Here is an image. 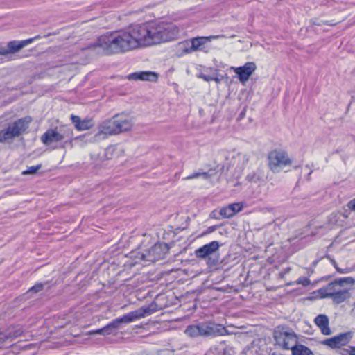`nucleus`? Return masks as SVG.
Instances as JSON below:
<instances>
[{"instance_id": "obj_1", "label": "nucleus", "mask_w": 355, "mask_h": 355, "mask_svg": "<svg viewBox=\"0 0 355 355\" xmlns=\"http://www.w3.org/2000/svg\"><path fill=\"white\" fill-rule=\"evenodd\" d=\"M178 28L168 24H144L101 35L87 47L97 53L117 54L137 48L158 44L173 40Z\"/></svg>"}, {"instance_id": "obj_13", "label": "nucleus", "mask_w": 355, "mask_h": 355, "mask_svg": "<svg viewBox=\"0 0 355 355\" xmlns=\"http://www.w3.org/2000/svg\"><path fill=\"white\" fill-rule=\"evenodd\" d=\"M256 69V64L252 62H247L242 67H232V69L238 75L239 79L242 83L248 80Z\"/></svg>"}, {"instance_id": "obj_32", "label": "nucleus", "mask_w": 355, "mask_h": 355, "mask_svg": "<svg viewBox=\"0 0 355 355\" xmlns=\"http://www.w3.org/2000/svg\"><path fill=\"white\" fill-rule=\"evenodd\" d=\"M331 262H332V263L334 264V267H335L336 270L338 272H340V273H341V274H346V273H347V272H348V270H347V269H341V268H338V267L336 265V262H335V261H333V260H332V261H331Z\"/></svg>"}, {"instance_id": "obj_18", "label": "nucleus", "mask_w": 355, "mask_h": 355, "mask_svg": "<svg viewBox=\"0 0 355 355\" xmlns=\"http://www.w3.org/2000/svg\"><path fill=\"white\" fill-rule=\"evenodd\" d=\"M34 39L31 38L22 41H10L8 43V49L10 54L19 51L25 46L31 44Z\"/></svg>"}, {"instance_id": "obj_14", "label": "nucleus", "mask_w": 355, "mask_h": 355, "mask_svg": "<svg viewBox=\"0 0 355 355\" xmlns=\"http://www.w3.org/2000/svg\"><path fill=\"white\" fill-rule=\"evenodd\" d=\"M219 248V243L214 241L197 249L195 251V255L198 259H204L217 252Z\"/></svg>"}, {"instance_id": "obj_42", "label": "nucleus", "mask_w": 355, "mask_h": 355, "mask_svg": "<svg viewBox=\"0 0 355 355\" xmlns=\"http://www.w3.org/2000/svg\"><path fill=\"white\" fill-rule=\"evenodd\" d=\"M214 230H215V227H214V226L210 227H209V229H208V232H213V231H214Z\"/></svg>"}, {"instance_id": "obj_31", "label": "nucleus", "mask_w": 355, "mask_h": 355, "mask_svg": "<svg viewBox=\"0 0 355 355\" xmlns=\"http://www.w3.org/2000/svg\"><path fill=\"white\" fill-rule=\"evenodd\" d=\"M347 207L351 211H355V198L348 202Z\"/></svg>"}, {"instance_id": "obj_17", "label": "nucleus", "mask_w": 355, "mask_h": 355, "mask_svg": "<svg viewBox=\"0 0 355 355\" xmlns=\"http://www.w3.org/2000/svg\"><path fill=\"white\" fill-rule=\"evenodd\" d=\"M315 324L320 329L321 333L323 335L329 336L331 334V331L329 328V318L324 314L318 315L314 320Z\"/></svg>"}, {"instance_id": "obj_23", "label": "nucleus", "mask_w": 355, "mask_h": 355, "mask_svg": "<svg viewBox=\"0 0 355 355\" xmlns=\"http://www.w3.org/2000/svg\"><path fill=\"white\" fill-rule=\"evenodd\" d=\"M248 177L249 180L253 183L261 184L264 182L262 175L258 172L254 173L252 175H249Z\"/></svg>"}, {"instance_id": "obj_8", "label": "nucleus", "mask_w": 355, "mask_h": 355, "mask_svg": "<svg viewBox=\"0 0 355 355\" xmlns=\"http://www.w3.org/2000/svg\"><path fill=\"white\" fill-rule=\"evenodd\" d=\"M114 116L101 122L98 126V132L94 138L96 140H100L107 138L110 135H117L115 127Z\"/></svg>"}, {"instance_id": "obj_2", "label": "nucleus", "mask_w": 355, "mask_h": 355, "mask_svg": "<svg viewBox=\"0 0 355 355\" xmlns=\"http://www.w3.org/2000/svg\"><path fill=\"white\" fill-rule=\"evenodd\" d=\"M355 284L353 277H342L336 279L329 283L326 286L319 290V293L322 298H331L334 304H338L351 296L349 290Z\"/></svg>"}, {"instance_id": "obj_6", "label": "nucleus", "mask_w": 355, "mask_h": 355, "mask_svg": "<svg viewBox=\"0 0 355 355\" xmlns=\"http://www.w3.org/2000/svg\"><path fill=\"white\" fill-rule=\"evenodd\" d=\"M268 165L273 173H279L284 167L292 164L288 154L282 150H273L268 153Z\"/></svg>"}, {"instance_id": "obj_25", "label": "nucleus", "mask_w": 355, "mask_h": 355, "mask_svg": "<svg viewBox=\"0 0 355 355\" xmlns=\"http://www.w3.org/2000/svg\"><path fill=\"white\" fill-rule=\"evenodd\" d=\"M42 165L38 164L37 166H33L28 167L26 171H24L22 173L24 175H33L35 174L37 171L41 168Z\"/></svg>"}, {"instance_id": "obj_26", "label": "nucleus", "mask_w": 355, "mask_h": 355, "mask_svg": "<svg viewBox=\"0 0 355 355\" xmlns=\"http://www.w3.org/2000/svg\"><path fill=\"white\" fill-rule=\"evenodd\" d=\"M90 127V122L89 121H80V123L76 124V128L78 130H85L89 129Z\"/></svg>"}, {"instance_id": "obj_19", "label": "nucleus", "mask_w": 355, "mask_h": 355, "mask_svg": "<svg viewBox=\"0 0 355 355\" xmlns=\"http://www.w3.org/2000/svg\"><path fill=\"white\" fill-rule=\"evenodd\" d=\"M216 175V168H210L207 172H197L194 173L188 177L185 178V180H192L202 177L205 180H209L211 177Z\"/></svg>"}, {"instance_id": "obj_30", "label": "nucleus", "mask_w": 355, "mask_h": 355, "mask_svg": "<svg viewBox=\"0 0 355 355\" xmlns=\"http://www.w3.org/2000/svg\"><path fill=\"white\" fill-rule=\"evenodd\" d=\"M199 78L203 79L204 80H205L207 82H209V81H212L213 80L214 75L210 76V75H205L204 73H200L199 75Z\"/></svg>"}, {"instance_id": "obj_5", "label": "nucleus", "mask_w": 355, "mask_h": 355, "mask_svg": "<svg viewBox=\"0 0 355 355\" xmlns=\"http://www.w3.org/2000/svg\"><path fill=\"white\" fill-rule=\"evenodd\" d=\"M31 122V117H24L10 123L7 128L0 131V143L21 135L28 128Z\"/></svg>"}, {"instance_id": "obj_10", "label": "nucleus", "mask_w": 355, "mask_h": 355, "mask_svg": "<svg viewBox=\"0 0 355 355\" xmlns=\"http://www.w3.org/2000/svg\"><path fill=\"white\" fill-rule=\"evenodd\" d=\"M201 336L225 335L227 330L221 325L206 322L198 324Z\"/></svg>"}, {"instance_id": "obj_16", "label": "nucleus", "mask_w": 355, "mask_h": 355, "mask_svg": "<svg viewBox=\"0 0 355 355\" xmlns=\"http://www.w3.org/2000/svg\"><path fill=\"white\" fill-rule=\"evenodd\" d=\"M158 76L156 73L152 71H139L130 74L128 76L129 80H148L155 82L157 80Z\"/></svg>"}, {"instance_id": "obj_35", "label": "nucleus", "mask_w": 355, "mask_h": 355, "mask_svg": "<svg viewBox=\"0 0 355 355\" xmlns=\"http://www.w3.org/2000/svg\"><path fill=\"white\" fill-rule=\"evenodd\" d=\"M157 355H173V352L168 349L160 351Z\"/></svg>"}, {"instance_id": "obj_33", "label": "nucleus", "mask_w": 355, "mask_h": 355, "mask_svg": "<svg viewBox=\"0 0 355 355\" xmlns=\"http://www.w3.org/2000/svg\"><path fill=\"white\" fill-rule=\"evenodd\" d=\"M71 120H72V122L74 123L76 128V124L80 123V121H81L80 117H78L77 116H74V115H71Z\"/></svg>"}, {"instance_id": "obj_37", "label": "nucleus", "mask_w": 355, "mask_h": 355, "mask_svg": "<svg viewBox=\"0 0 355 355\" xmlns=\"http://www.w3.org/2000/svg\"><path fill=\"white\" fill-rule=\"evenodd\" d=\"M249 352H252L253 351H257V346L253 343L251 344L250 347L247 349Z\"/></svg>"}, {"instance_id": "obj_36", "label": "nucleus", "mask_w": 355, "mask_h": 355, "mask_svg": "<svg viewBox=\"0 0 355 355\" xmlns=\"http://www.w3.org/2000/svg\"><path fill=\"white\" fill-rule=\"evenodd\" d=\"M349 355H355V347L350 346L348 349H345Z\"/></svg>"}, {"instance_id": "obj_27", "label": "nucleus", "mask_w": 355, "mask_h": 355, "mask_svg": "<svg viewBox=\"0 0 355 355\" xmlns=\"http://www.w3.org/2000/svg\"><path fill=\"white\" fill-rule=\"evenodd\" d=\"M229 206L230 207L232 211H233L234 215H235L236 213L239 212L242 209V205L240 203H232L230 204Z\"/></svg>"}, {"instance_id": "obj_34", "label": "nucleus", "mask_w": 355, "mask_h": 355, "mask_svg": "<svg viewBox=\"0 0 355 355\" xmlns=\"http://www.w3.org/2000/svg\"><path fill=\"white\" fill-rule=\"evenodd\" d=\"M9 53L8 46L7 47H0V55H6Z\"/></svg>"}, {"instance_id": "obj_41", "label": "nucleus", "mask_w": 355, "mask_h": 355, "mask_svg": "<svg viewBox=\"0 0 355 355\" xmlns=\"http://www.w3.org/2000/svg\"><path fill=\"white\" fill-rule=\"evenodd\" d=\"M213 80L216 81V83H219L220 82V79L216 76H214V75Z\"/></svg>"}, {"instance_id": "obj_38", "label": "nucleus", "mask_w": 355, "mask_h": 355, "mask_svg": "<svg viewBox=\"0 0 355 355\" xmlns=\"http://www.w3.org/2000/svg\"><path fill=\"white\" fill-rule=\"evenodd\" d=\"M316 24V23H315ZM337 22H335V23H329V21H321L320 23H317V25L318 26H320L322 24H328V25H331V26H334L335 24H336Z\"/></svg>"}, {"instance_id": "obj_39", "label": "nucleus", "mask_w": 355, "mask_h": 355, "mask_svg": "<svg viewBox=\"0 0 355 355\" xmlns=\"http://www.w3.org/2000/svg\"><path fill=\"white\" fill-rule=\"evenodd\" d=\"M240 156H242L243 160L245 162H248L250 159V155L248 154H239Z\"/></svg>"}, {"instance_id": "obj_4", "label": "nucleus", "mask_w": 355, "mask_h": 355, "mask_svg": "<svg viewBox=\"0 0 355 355\" xmlns=\"http://www.w3.org/2000/svg\"><path fill=\"white\" fill-rule=\"evenodd\" d=\"M72 137V131L70 129L58 130V128H51L46 130L41 137L42 142L51 149L64 148V144L62 141L66 139H70Z\"/></svg>"}, {"instance_id": "obj_29", "label": "nucleus", "mask_w": 355, "mask_h": 355, "mask_svg": "<svg viewBox=\"0 0 355 355\" xmlns=\"http://www.w3.org/2000/svg\"><path fill=\"white\" fill-rule=\"evenodd\" d=\"M297 284H302L303 286H308L310 284V280L306 277H300L297 280Z\"/></svg>"}, {"instance_id": "obj_12", "label": "nucleus", "mask_w": 355, "mask_h": 355, "mask_svg": "<svg viewBox=\"0 0 355 355\" xmlns=\"http://www.w3.org/2000/svg\"><path fill=\"white\" fill-rule=\"evenodd\" d=\"M352 336L351 332L341 333L334 337L321 341V344L330 348H337L346 345L351 340Z\"/></svg>"}, {"instance_id": "obj_22", "label": "nucleus", "mask_w": 355, "mask_h": 355, "mask_svg": "<svg viewBox=\"0 0 355 355\" xmlns=\"http://www.w3.org/2000/svg\"><path fill=\"white\" fill-rule=\"evenodd\" d=\"M185 334L190 337H198L200 336V328L198 324L197 325H189L185 331Z\"/></svg>"}, {"instance_id": "obj_24", "label": "nucleus", "mask_w": 355, "mask_h": 355, "mask_svg": "<svg viewBox=\"0 0 355 355\" xmlns=\"http://www.w3.org/2000/svg\"><path fill=\"white\" fill-rule=\"evenodd\" d=\"M220 215L225 218H230L234 216L229 205L220 209Z\"/></svg>"}, {"instance_id": "obj_15", "label": "nucleus", "mask_w": 355, "mask_h": 355, "mask_svg": "<svg viewBox=\"0 0 355 355\" xmlns=\"http://www.w3.org/2000/svg\"><path fill=\"white\" fill-rule=\"evenodd\" d=\"M220 37V35H212L209 37H198L193 38L191 40V45L190 46L184 48L182 49V53H191L193 51H196L202 45L206 44L207 42H211L212 40L218 39Z\"/></svg>"}, {"instance_id": "obj_9", "label": "nucleus", "mask_w": 355, "mask_h": 355, "mask_svg": "<svg viewBox=\"0 0 355 355\" xmlns=\"http://www.w3.org/2000/svg\"><path fill=\"white\" fill-rule=\"evenodd\" d=\"M168 252V248L166 244L158 243L150 248L146 254H143L142 259L148 261L154 262L164 259Z\"/></svg>"}, {"instance_id": "obj_20", "label": "nucleus", "mask_w": 355, "mask_h": 355, "mask_svg": "<svg viewBox=\"0 0 355 355\" xmlns=\"http://www.w3.org/2000/svg\"><path fill=\"white\" fill-rule=\"evenodd\" d=\"M22 334L21 329H18L15 331L8 329L5 333L0 332V344L3 343L8 339H13L19 337Z\"/></svg>"}, {"instance_id": "obj_11", "label": "nucleus", "mask_w": 355, "mask_h": 355, "mask_svg": "<svg viewBox=\"0 0 355 355\" xmlns=\"http://www.w3.org/2000/svg\"><path fill=\"white\" fill-rule=\"evenodd\" d=\"M114 116L117 135L130 131L133 125L132 118L127 114L122 112Z\"/></svg>"}, {"instance_id": "obj_3", "label": "nucleus", "mask_w": 355, "mask_h": 355, "mask_svg": "<svg viewBox=\"0 0 355 355\" xmlns=\"http://www.w3.org/2000/svg\"><path fill=\"white\" fill-rule=\"evenodd\" d=\"M154 312L150 306H144L141 308L131 311L127 314L123 315L121 318L113 320L110 323L104 327L103 328L98 329L94 331H90L87 333V335H110L113 333V331L119 328L120 325L123 323H130L138 319L144 318L146 315H150Z\"/></svg>"}, {"instance_id": "obj_21", "label": "nucleus", "mask_w": 355, "mask_h": 355, "mask_svg": "<svg viewBox=\"0 0 355 355\" xmlns=\"http://www.w3.org/2000/svg\"><path fill=\"white\" fill-rule=\"evenodd\" d=\"M292 355H314L312 351L303 345H295L291 347Z\"/></svg>"}, {"instance_id": "obj_40", "label": "nucleus", "mask_w": 355, "mask_h": 355, "mask_svg": "<svg viewBox=\"0 0 355 355\" xmlns=\"http://www.w3.org/2000/svg\"><path fill=\"white\" fill-rule=\"evenodd\" d=\"M210 216L211 218H218V217L216 215V211H212Z\"/></svg>"}, {"instance_id": "obj_43", "label": "nucleus", "mask_w": 355, "mask_h": 355, "mask_svg": "<svg viewBox=\"0 0 355 355\" xmlns=\"http://www.w3.org/2000/svg\"><path fill=\"white\" fill-rule=\"evenodd\" d=\"M223 355H231L230 353L225 352Z\"/></svg>"}, {"instance_id": "obj_7", "label": "nucleus", "mask_w": 355, "mask_h": 355, "mask_svg": "<svg viewBox=\"0 0 355 355\" xmlns=\"http://www.w3.org/2000/svg\"><path fill=\"white\" fill-rule=\"evenodd\" d=\"M274 338L277 345L284 349H291L297 343V337L294 331L285 327L279 326L275 328Z\"/></svg>"}, {"instance_id": "obj_28", "label": "nucleus", "mask_w": 355, "mask_h": 355, "mask_svg": "<svg viewBox=\"0 0 355 355\" xmlns=\"http://www.w3.org/2000/svg\"><path fill=\"white\" fill-rule=\"evenodd\" d=\"M44 285L42 284H37L31 287L28 292L37 293L43 289Z\"/></svg>"}]
</instances>
